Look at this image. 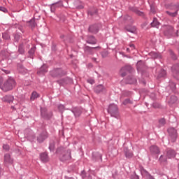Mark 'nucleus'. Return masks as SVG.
<instances>
[{
    "label": "nucleus",
    "mask_w": 179,
    "mask_h": 179,
    "mask_svg": "<svg viewBox=\"0 0 179 179\" xmlns=\"http://www.w3.org/2000/svg\"><path fill=\"white\" fill-rule=\"evenodd\" d=\"M159 160L161 163H166L167 162V157L164 155H161Z\"/></svg>",
    "instance_id": "nucleus-22"
},
{
    "label": "nucleus",
    "mask_w": 179,
    "mask_h": 179,
    "mask_svg": "<svg viewBox=\"0 0 179 179\" xmlns=\"http://www.w3.org/2000/svg\"><path fill=\"white\" fill-rule=\"evenodd\" d=\"M127 31H130V33H135V31H136V27H133L131 28L127 29Z\"/></svg>",
    "instance_id": "nucleus-28"
},
{
    "label": "nucleus",
    "mask_w": 179,
    "mask_h": 179,
    "mask_svg": "<svg viewBox=\"0 0 179 179\" xmlns=\"http://www.w3.org/2000/svg\"><path fill=\"white\" fill-rule=\"evenodd\" d=\"M73 113H74V115H76V117H79V115H80V114H82V111L80 109L74 110Z\"/></svg>",
    "instance_id": "nucleus-23"
},
{
    "label": "nucleus",
    "mask_w": 179,
    "mask_h": 179,
    "mask_svg": "<svg viewBox=\"0 0 179 179\" xmlns=\"http://www.w3.org/2000/svg\"><path fill=\"white\" fill-rule=\"evenodd\" d=\"M41 160L43 162V163H45V154L42 153L41 154Z\"/></svg>",
    "instance_id": "nucleus-30"
},
{
    "label": "nucleus",
    "mask_w": 179,
    "mask_h": 179,
    "mask_svg": "<svg viewBox=\"0 0 179 179\" xmlns=\"http://www.w3.org/2000/svg\"><path fill=\"white\" fill-rule=\"evenodd\" d=\"M17 69L19 72H21V73H23L24 72V68H23V66H18Z\"/></svg>",
    "instance_id": "nucleus-29"
},
{
    "label": "nucleus",
    "mask_w": 179,
    "mask_h": 179,
    "mask_svg": "<svg viewBox=\"0 0 179 179\" xmlns=\"http://www.w3.org/2000/svg\"><path fill=\"white\" fill-rule=\"evenodd\" d=\"M130 47L131 50H134V48H135V45L134 44L130 45Z\"/></svg>",
    "instance_id": "nucleus-41"
},
{
    "label": "nucleus",
    "mask_w": 179,
    "mask_h": 179,
    "mask_svg": "<svg viewBox=\"0 0 179 179\" xmlns=\"http://www.w3.org/2000/svg\"><path fill=\"white\" fill-rule=\"evenodd\" d=\"M34 21H31V23H33Z\"/></svg>",
    "instance_id": "nucleus-51"
},
{
    "label": "nucleus",
    "mask_w": 179,
    "mask_h": 179,
    "mask_svg": "<svg viewBox=\"0 0 179 179\" xmlns=\"http://www.w3.org/2000/svg\"><path fill=\"white\" fill-rule=\"evenodd\" d=\"M2 101L5 103H12L13 101V96L10 95H6L1 99Z\"/></svg>",
    "instance_id": "nucleus-12"
},
{
    "label": "nucleus",
    "mask_w": 179,
    "mask_h": 179,
    "mask_svg": "<svg viewBox=\"0 0 179 179\" xmlns=\"http://www.w3.org/2000/svg\"><path fill=\"white\" fill-rule=\"evenodd\" d=\"M108 113H109L112 117H117V115H118V107L117 105L114 103L110 104L108 109Z\"/></svg>",
    "instance_id": "nucleus-3"
},
{
    "label": "nucleus",
    "mask_w": 179,
    "mask_h": 179,
    "mask_svg": "<svg viewBox=\"0 0 179 179\" xmlns=\"http://www.w3.org/2000/svg\"><path fill=\"white\" fill-rule=\"evenodd\" d=\"M89 31H90V33H94V34H96V33L99 32V25L97 24L91 25L89 27Z\"/></svg>",
    "instance_id": "nucleus-9"
},
{
    "label": "nucleus",
    "mask_w": 179,
    "mask_h": 179,
    "mask_svg": "<svg viewBox=\"0 0 179 179\" xmlns=\"http://www.w3.org/2000/svg\"><path fill=\"white\" fill-rule=\"evenodd\" d=\"M38 73H39V75H44L45 73V66H42V68L39 69Z\"/></svg>",
    "instance_id": "nucleus-21"
},
{
    "label": "nucleus",
    "mask_w": 179,
    "mask_h": 179,
    "mask_svg": "<svg viewBox=\"0 0 179 179\" xmlns=\"http://www.w3.org/2000/svg\"><path fill=\"white\" fill-rule=\"evenodd\" d=\"M58 109L59 111H64V110H65V106H64V105H59Z\"/></svg>",
    "instance_id": "nucleus-33"
},
{
    "label": "nucleus",
    "mask_w": 179,
    "mask_h": 179,
    "mask_svg": "<svg viewBox=\"0 0 179 179\" xmlns=\"http://www.w3.org/2000/svg\"><path fill=\"white\" fill-rule=\"evenodd\" d=\"M123 104L124 106H127V104H132V101H131L129 99H127L123 101Z\"/></svg>",
    "instance_id": "nucleus-26"
},
{
    "label": "nucleus",
    "mask_w": 179,
    "mask_h": 179,
    "mask_svg": "<svg viewBox=\"0 0 179 179\" xmlns=\"http://www.w3.org/2000/svg\"><path fill=\"white\" fill-rule=\"evenodd\" d=\"M88 83H90V85H93L94 83V80L93 79H89L87 80Z\"/></svg>",
    "instance_id": "nucleus-38"
},
{
    "label": "nucleus",
    "mask_w": 179,
    "mask_h": 179,
    "mask_svg": "<svg viewBox=\"0 0 179 179\" xmlns=\"http://www.w3.org/2000/svg\"><path fill=\"white\" fill-rule=\"evenodd\" d=\"M60 38H65V36L62 35V36H60Z\"/></svg>",
    "instance_id": "nucleus-46"
},
{
    "label": "nucleus",
    "mask_w": 179,
    "mask_h": 179,
    "mask_svg": "<svg viewBox=\"0 0 179 179\" xmlns=\"http://www.w3.org/2000/svg\"><path fill=\"white\" fill-rule=\"evenodd\" d=\"M3 38H4V40H9V38H10V36L8 34H3Z\"/></svg>",
    "instance_id": "nucleus-32"
},
{
    "label": "nucleus",
    "mask_w": 179,
    "mask_h": 179,
    "mask_svg": "<svg viewBox=\"0 0 179 179\" xmlns=\"http://www.w3.org/2000/svg\"><path fill=\"white\" fill-rule=\"evenodd\" d=\"M16 86V81L12 78H8L3 81V78L0 77V88L3 92H9L13 90Z\"/></svg>",
    "instance_id": "nucleus-1"
},
{
    "label": "nucleus",
    "mask_w": 179,
    "mask_h": 179,
    "mask_svg": "<svg viewBox=\"0 0 179 179\" xmlns=\"http://www.w3.org/2000/svg\"><path fill=\"white\" fill-rule=\"evenodd\" d=\"M36 26V24H34L33 27H34Z\"/></svg>",
    "instance_id": "nucleus-50"
},
{
    "label": "nucleus",
    "mask_w": 179,
    "mask_h": 179,
    "mask_svg": "<svg viewBox=\"0 0 179 179\" xmlns=\"http://www.w3.org/2000/svg\"><path fill=\"white\" fill-rule=\"evenodd\" d=\"M87 43L88 44H96V43H97V41L96 40V38H94V37L90 36L87 40Z\"/></svg>",
    "instance_id": "nucleus-14"
},
{
    "label": "nucleus",
    "mask_w": 179,
    "mask_h": 179,
    "mask_svg": "<svg viewBox=\"0 0 179 179\" xmlns=\"http://www.w3.org/2000/svg\"><path fill=\"white\" fill-rule=\"evenodd\" d=\"M0 10L1 12H3L4 13H6V12H8V10L5 7H0Z\"/></svg>",
    "instance_id": "nucleus-35"
},
{
    "label": "nucleus",
    "mask_w": 179,
    "mask_h": 179,
    "mask_svg": "<svg viewBox=\"0 0 179 179\" xmlns=\"http://www.w3.org/2000/svg\"><path fill=\"white\" fill-rule=\"evenodd\" d=\"M148 179H155V178H153V176H149Z\"/></svg>",
    "instance_id": "nucleus-44"
},
{
    "label": "nucleus",
    "mask_w": 179,
    "mask_h": 179,
    "mask_svg": "<svg viewBox=\"0 0 179 179\" xmlns=\"http://www.w3.org/2000/svg\"><path fill=\"white\" fill-rule=\"evenodd\" d=\"M172 71L173 72V75H179V64L173 66Z\"/></svg>",
    "instance_id": "nucleus-15"
},
{
    "label": "nucleus",
    "mask_w": 179,
    "mask_h": 179,
    "mask_svg": "<svg viewBox=\"0 0 179 179\" xmlns=\"http://www.w3.org/2000/svg\"><path fill=\"white\" fill-rule=\"evenodd\" d=\"M176 59V57H173Z\"/></svg>",
    "instance_id": "nucleus-54"
},
{
    "label": "nucleus",
    "mask_w": 179,
    "mask_h": 179,
    "mask_svg": "<svg viewBox=\"0 0 179 179\" xmlns=\"http://www.w3.org/2000/svg\"><path fill=\"white\" fill-rule=\"evenodd\" d=\"M151 12H152V13H156V10H155V8L151 7Z\"/></svg>",
    "instance_id": "nucleus-39"
},
{
    "label": "nucleus",
    "mask_w": 179,
    "mask_h": 179,
    "mask_svg": "<svg viewBox=\"0 0 179 179\" xmlns=\"http://www.w3.org/2000/svg\"><path fill=\"white\" fill-rule=\"evenodd\" d=\"M3 148L4 149V150H9V145H3Z\"/></svg>",
    "instance_id": "nucleus-37"
},
{
    "label": "nucleus",
    "mask_w": 179,
    "mask_h": 179,
    "mask_svg": "<svg viewBox=\"0 0 179 179\" xmlns=\"http://www.w3.org/2000/svg\"><path fill=\"white\" fill-rule=\"evenodd\" d=\"M136 13H137V15H138L139 16H142V15H143V13L140 12V11H137Z\"/></svg>",
    "instance_id": "nucleus-40"
},
{
    "label": "nucleus",
    "mask_w": 179,
    "mask_h": 179,
    "mask_svg": "<svg viewBox=\"0 0 179 179\" xmlns=\"http://www.w3.org/2000/svg\"><path fill=\"white\" fill-rule=\"evenodd\" d=\"M71 159H72L71 150L64 151L60 155V160H62V162H66L67 160H71Z\"/></svg>",
    "instance_id": "nucleus-4"
},
{
    "label": "nucleus",
    "mask_w": 179,
    "mask_h": 179,
    "mask_svg": "<svg viewBox=\"0 0 179 179\" xmlns=\"http://www.w3.org/2000/svg\"><path fill=\"white\" fill-rule=\"evenodd\" d=\"M36 52V47H32L30 50L29 51V54L31 55V57Z\"/></svg>",
    "instance_id": "nucleus-25"
},
{
    "label": "nucleus",
    "mask_w": 179,
    "mask_h": 179,
    "mask_svg": "<svg viewBox=\"0 0 179 179\" xmlns=\"http://www.w3.org/2000/svg\"><path fill=\"white\" fill-rule=\"evenodd\" d=\"M4 163L5 164H13V159L10 157V155L6 154L4 155Z\"/></svg>",
    "instance_id": "nucleus-7"
},
{
    "label": "nucleus",
    "mask_w": 179,
    "mask_h": 179,
    "mask_svg": "<svg viewBox=\"0 0 179 179\" xmlns=\"http://www.w3.org/2000/svg\"><path fill=\"white\" fill-rule=\"evenodd\" d=\"M168 132L171 138H172V141L174 142L177 138V130L173 127H171L168 129Z\"/></svg>",
    "instance_id": "nucleus-5"
},
{
    "label": "nucleus",
    "mask_w": 179,
    "mask_h": 179,
    "mask_svg": "<svg viewBox=\"0 0 179 179\" xmlns=\"http://www.w3.org/2000/svg\"><path fill=\"white\" fill-rule=\"evenodd\" d=\"M150 151L152 155H159L160 153V149L157 145L150 147Z\"/></svg>",
    "instance_id": "nucleus-8"
},
{
    "label": "nucleus",
    "mask_w": 179,
    "mask_h": 179,
    "mask_svg": "<svg viewBox=\"0 0 179 179\" xmlns=\"http://www.w3.org/2000/svg\"><path fill=\"white\" fill-rule=\"evenodd\" d=\"M127 72H132V67L131 66H127L121 69L120 75L124 78L126 76Z\"/></svg>",
    "instance_id": "nucleus-6"
},
{
    "label": "nucleus",
    "mask_w": 179,
    "mask_h": 179,
    "mask_svg": "<svg viewBox=\"0 0 179 179\" xmlns=\"http://www.w3.org/2000/svg\"><path fill=\"white\" fill-rule=\"evenodd\" d=\"M162 73H163V75H162L161 76H164L166 75V71L163 70Z\"/></svg>",
    "instance_id": "nucleus-42"
},
{
    "label": "nucleus",
    "mask_w": 179,
    "mask_h": 179,
    "mask_svg": "<svg viewBox=\"0 0 179 179\" xmlns=\"http://www.w3.org/2000/svg\"><path fill=\"white\" fill-rule=\"evenodd\" d=\"M55 149V141H50V145H49V150L50 152H54V150Z\"/></svg>",
    "instance_id": "nucleus-16"
},
{
    "label": "nucleus",
    "mask_w": 179,
    "mask_h": 179,
    "mask_svg": "<svg viewBox=\"0 0 179 179\" xmlns=\"http://www.w3.org/2000/svg\"><path fill=\"white\" fill-rule=\"evenodd\" d=\"M134 179H138V176H134Z\"/></svg>",
    "instance_id": "nucleus-47"
},
{
    "label": "nucleus",
    "mask_w": 179,
    "mask_h": 179,
    "mask_svg": "<svg viewBox=\"0 0 179 179\" xmlns=\"http://www.w3.org/2000/svg\"><path fill=\"white\" fill-rule=\"evenodd\" d=\"M141 64H142V62L139 61L137 63V69L139 71L141 69Z\"/></svg>",
    "instance_id": "nucleus-36"
},
{
    "label": "nucleus",
    "mask_w": 179,
    "mask_h": 179,
    "mask_svg": "<svg viewBox=\"0 0 179 179\" xmlns=\"http://www.w3.org/2000/svg\"><path fill=\"white\" fill-rule=\"evenodd\" d=\"M160 125H165L166 124V119L165 118H162L159 121Z\"/></svg>",
    "instance_id": "nucleus-31"
},
{
    "label": "nucleus",
    "mask_w": 179,
    "mask_h": 179,
    "mask_svg": "<svg viewBox=\"0 0 179 179\" xmlns=\"http://www.w3.org/2000/svg\"><path fill=\"white\" fill-rule=\"evenodd\" d=\"M177 101V96H171L169 103V104H174V103H176Z\"/></svg>",
    "instance_id": "nucleus-20"
},
{
    "label": "nucleus",
    "mask_w": 179,
    "mask_h": 179,
    "mask_svg": "<svg viewBox=\"0 0 179 179\" xmlns=\"http://www.w3.org/2000/svg\"><path fill=\"white\" fill-rule=\"evenodd\" d=\"M168 9H169V10L166 11V13H167V15H169V16H171V17H176L179 10V5L169 6L168 7Z\"/></svg>",
    "instance_id": "nucleus-2"
},
{
    "label": "nucleus",
    "mask_w": 179,
    "mask_h": 179,
    "mask_svg": "<svg viewBox=\"0 0 179 179\" xmlns=\"http://www.w3.org/2000/svg\"><path fill=\"white\" fill-rule=\"evenodd\" d=\"M127 51H128L129 52V48H127Z\"/></svg>",
    "instance_id": "nucleus-48"
},
{
    "label": "nucleus",
    "mask_w": 179,
    "mask_h": 179,
    "mask_svg": "<svg viewBox=\"0 0 179 179\" xmlns=\"http://www.w3.org/2000/svg\"><path fill=\"white\" fill-rule=\"evenodd\" d=\"M41 114H43V110H41Z\"/></svg>",
    "instance_id": "nucleus-52"
},
{
    "label": "nucleus",
    "mask_w": 179,
    "mask_h": 179,
    "mask_svg": "<svg viewBox=\"0 0 179 179\" xmlns=\"http://www.w3.org/2000/svg\"><path fill=\"white\" fill-rule=\"evenodd\" d=\"M173 87H176V84H173Z\"/></svg>",
    "instance_id": "nucleus-49"
},
{
    "label": "nucleus",
    "mask_w": 179,
    "mask_h": 179,
    "mask_svg": "<svg viewBox=\"0 0 179 179\" xmlns=\"http://www.w3.org/2000/svg\"><path fill=\"white\" fill-rule=\"evenodd\" d=\"M96 93H104L106 88L102 85H97L94 89Z\"/></svg>",
    "instance_id": "nucleus-11"
},
{
    "label": "nucleus",
    "mask_w": 179,
    "mask_h": 179,
    "mask_svg": "<svg viewBox=\"0 0 179 179\" xmlns=\"http://www.w3.org/2000/svg\"><path fill=\"white\" fill-rule=\"evenodd\" d=\"M96 48H100L99 47L90 48L89 46H85V51H92V50L96 49Z\"/></svg>",
    "instance_id": "nucleus-27"
},
{
    "label": "nucleus",
    "mask_w": 179,
    "mask_h": 179,
    "mask_svg": "<svg viewBox=\"0 0 179 179\" xmlns=\"http://www.w3.org/2000/svg\"><path fill=\"white\" fill-rule=\"evenodd\" d=\"M124 152L126 157H128L129 159H131V157L134 156V153H132V152H129V150L127 149L124 150Z\"/></svg>",
    "instance_id": "nucleus-19"
},
{
    "label": "nucleus",
    "mask_w": 179,
    "mask_h": 179,
    "mask_svg": "<svg viewBox=\"0 0 179 179\" xmlns=\"http://www.w3.org/2000/svg\"><path fill=\"white\" fill-rule=\"evenodd\" d=\"M150 57H152V58H159V54H157V52H152L150 53Z\"/></svg>",
    "instance_id": "nucleus-24"
},
{
    "label": "nucleus",
    "mask_w": 179,
    "mask_h": 179,
    "mask_svg": "<svg viewBox=\"0 0 179 179\" xmlns=\"http://www.w3.org/2000/svg\"><path fill=\"white\" fill-rule=\"evenodd\" d=\"M176 151L173 150H171V149H169L167 150V152H166V156L168 157V159H173L174 157H176Z\"/></svg>",
    "instance_id": "nucleus-10"
},
{
    "label": "nucleus",
    "mask_w": 179,
    "mask_h": 179,
    "mask_svg": "<svg viewBox=\"0 0 179 179\" xmlns=\"http://www.w3.org/2000/svg\"><path fill=\"white\" fill-rule=\"evenodd\" d=\"M57 153H58V150H57Z\"/></svg>",
    "instance_id": "nucleus-53"
},
{
    "label": "nucleus",
    "mask_w": 179,
    "mask_h": 179,
    "mask_svg": "<svg viewBox=\"0 0 179 179\" xmlns=\"http://www.w3.org/2000/svg\"><path fill=\"white\" fill-rule=\"evenodd\" d=\"M78 9H83V6H80L78 7Z\"/></svg>",
    "instance_id": "nucleus-45"
},
{
    "label": "nucleus",
    "mask_w": 179,
    "mask_h": 179,
    "mask_svg": "<svg viewBox=\"0 0 179 179\" xmlns=\"http://www.w3.org/2000/svg\"><path fill=\"white\" fill-rule=\"evenodd\" d=\"M51 117H52V113H50L49 114V116L48 117V118H51Z\"/></svg>",
    "instance_id": "nucleus-43"
},
{
    "label": "nucleus",
    "mask_w": 179,
    "mask_h": 179,
    "mask_svg": "<svg viewBox=\"0 0 179 179\" xmlns=\"http://www.w3.org/2000/svg\"><path fill=\"white\" fill-rule=\"evenodd\" d=\"M159 24H160V23H159V21H157V18H154L153 22L151 23V26L152 27H159Z\"/></svg>",
    "instance_id": "nucleus-17"
},
{
    "label": "nucleus",
    "mask_w": 179,
    "mask_h": 179,
    "mask_svg": "<svg viewBox=\"0 0 179 179\" xmlns=\"http://www.w3.org/2000/svg\"><path fill=\"white\" fill-rule=\"evenodd\" d=\"M38 98V93L36 92H33L31 95V100L34 101V100H36V99Z\"/></svg>",
    "instance_id": "nucleus-18"
},
{
    "label": "nucleus",
    "mask_w": 179,
    "mask_h": 179,
    "mask_svg": "<svg viewBox=\"0 0 179 179\" xmlns=\"http://www.w3.org/2000/svg\"><path fill=\"white\" fill-rule=\"evenodd\" d=\"M53 76H62V75H65V73L61 69H57L52 71Z\"/></svg>",
    "instance_id": "nucleus-13"
},
{
    "label": "nucleus",
    "mask_w": 179,
    "mask_h": 179,
    "mask_svg": "<svg viewBox=\"0 0 179 179\" xmlns=\"http://www.w3.org/2000/svg\"><path fill=\"white\" fill-rule=\"evenodd\" d=\"M55 6H62V3H58L53 4L51 6V9H52L53 8H55Z\"/></svg>",
    "instance_id": "nucleus-34"
}]
</instances>
